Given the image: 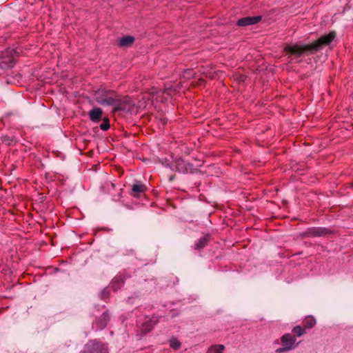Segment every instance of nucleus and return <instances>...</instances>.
<instances>
[{"instance_id": "19", "label": "nucleus", "mask_w": 353, "mask_h": 353, "mask_svg": "<svg viewBox=\"0 0 353 353\" xmlns=\"http://www.w3.org/2000/svg\"><path fill=\"white\" fill-rule=\"evenodd\" d=\"M103 318L104 321L100 322V325L99 326H100L101 328L105 327L106 324H107V321H106L107 315H106V314H103Z\"/></svg>"}, {"instance_id": "10", "label": "nucleus", "mask_w": 353, "mask_h": 353, "mask_svg": "<svg viewBox=\"0 0 353 353\" xmlns=\"http://www.w3.org/2000/svg\"><path fill=\"white\" fill-rule=\"evenodd\" d=\"M134 38L132 36H125L119 39V45L121 47H128L132 44Z\"/></svg>"}, {"instance_id": "6", "label": "nucleus", "mask_w": 353, "mask_h": 353, "mask_svg": "<svg viewBox=\"0 0 353 353\" xmlns=\"http://www.w3.org/2000/svg\"><path fill=\"white\" fill-rule=\"evenodd\" d=\"M130 194L134 197H139L141 194L144 193L147 189L145 185L139 181H135L131 185Z\"/></svg>"}, {"instance_id": "2", "label": "nucleus", "mask_w": 353, "mask_h": 353, "mask_svg": "<svg viewBox=\"0 0 353 353\" xmlns=\"http://www.w3.org/2000/svg\"><path fill=\"white\" fill-rule=\"evenodd\" d=\"M117 94L111 90H98L95 92L94 100L100 105L103 106L114 107Z\"/></svg>"}, {"instance_id": "5", "label": "nucleus", "mask_w": 353, "mask_h": 353, "mask_svg": "<svg viewBox=\"0 0 353 353\" xmlns=\"http://www.w3.org/2000/svg\"><path fill=\"white\" fill-rule=\"evenodd\" d=\"M330 230L325 228L314 227L310 228L301 234L303 237H317L323 236L330 234Z\"/></svg>"}, {"instance_id": "21", "label": "nucleus", "mask_w": 353, "mask_h": 353, "mask_svg": "<svg viewBox=\"0 0 353 353\" xmlns=\"http://www.w3.org/2000/svg\"><path fill=\"white\" fill-rule=\"evenodd\" d=\"M181 163H182V161H179V162L177 163V170H178L179 171H181V168H180V166H181Z\"/></svg>"}, {"instance_id": "20", "label": "nucleus", "mask_w": 353, "mask_h": 353, "mask_svg": "<svg viewBox=\"0 0 353 353\" xmlns=\"http://www.w3.org/2000/svg\"><path fill=\"white\" fill-rule=\"evenodd\" d=\"M3 141L6 142L8 145H10L12 140H11L9 137L6 136L4 137Z\"/></svg>"}, {"instance_id": "16", "label": "nucleus", "mask_w": 353, "mask_h": 353, "mask_svg": "<svg viewBox=\"0 0 353 353\" xmlns=\"http://www.w3.org/2000/svg\"><path fill=\"white\" fill-rule=\"evenodd\" d=\"M181 342L176 339H171L170 341V346L174 350H177L181 347Z\"/></svg>"}, {"instance_id": "15", "label": "nucleus", "mask_w": 353, "mask_h": 353, "mask_svg": "<svg viewBox=\"0 0 353 353\" xmlns=\"http://www.w3.org/2000/svg\"><path fill=\"white\" fill-rule=\"evenodd\" d=\"M292 332L297 336H301L305 333V331L304 327L297 325L293 327Z\"/></svg>"}, {"instance_id": "1", "label": "nucleus", "mask_w": 353, "mask_h": 353, "mask_svg": "<svg viewBox=\"0 0 353 353\" xmlns=\"http://www.w3.org/2000/svg\"><path fill=\"white\" fill-rule=\"evenodd\" d=\"M336 33L332 31L329 34L321 37L317 40L312 43L302 45L296 43L294 45H286L284 48L285 52L287 54L294 55L296 57H300L303 54H313L320 50L323 47L328 46L335 38Z\"/></svg>"}, {"instance_id": "18", "label": "nucleus", "mask_w": 353, "mask_h": 353, "mask_svg": "<svg viewBox=\"0 0 353 353\" xmlns=\"http://www.w3.org/2000/svg\"><path fill=\"white\" fill-rule=\"evenodd\" d=\"M152 329V325L150 323H145L142 328H141V332H143V333H147L148 332H150L151 330Z\"/></svg>"}, {"instance_id": "3", "label": "nucleus", "mask_w": 353, "mask_h": 353, "mask_svg": "<svg viewBox=\"0 0 353 353\" xmlns=\"http://www.w3.org/2000/svg\"><path fill=\"white\" fill-rule=\"evenodd\" d=\"M296 339L295 336L291 334H285L281 337V342L283 345L282 347L276 350V353H283L294 350L299 343L295 345Z\"/></svg>"}, {"instance_id": "23", "label": "nucleus", "mask_w": 353, "mask_h": 353, "mask_svg": "<svg viewBox=\"0 0 353 353\" xmlns=\"http://www.w3.org/2000/svg\"><path fill=\"white\" fill-rule=\"evenodd\" d=\"M191 72H192V70H189V71L188 72V75H190V73H191Z\"/></svg>"}, {"instance_id": "9", "label": "nucleus", "mask_w": 353, "mask_h": 353, "mask_svg": "<svg viewBox=\"0 0 353 353\" xmlns=\"http://www.w3.org/2000/svg\"><path fill=\"white\" fill-rule=\"evenodd\" d=\"M82 353H87L85 352H83ZM88 353H108L107 350L105 347L99 343H95L93 342L92 343V350L88 352Z\"/></svg>"}, {"instance_id": "13", "label": "nucleus", "mask_w": 353, "mask_h": 353, "mask_svg": "<svg viewBox=\"0 0 353 353\" xmlns=\"http://www.w3.org/2000/svg\"><path fill=\"white\" fill-rule=\"evenodd\" d=\"M224 350L223 345H212L208 348L207 353H223Z\"/></svg>"}, {"instance_id": "12", "label": "nucleus", "mask_w": 353, "mask_h": 353, "mask_svg": "<svg viewBox=\"0 0 353 353\" xmlns=\"http://www.w3.org/2000/svg\"><path fill=\"white\" fill-rule=\"evenodd\" d=\"M209 241V236L206 235L201 239H199V241L196 243L194 248L196 250H201L206 246Z\"/></svg>"}, {"instance_id": "22", "label": "nucleus", "mask_w": 353, "mask_h": 353, "mask_svg": "<svg viewBox=\"0 0 353 353\" xmlns=\"http://www.w3.org/2000/svg\"><path fill=\"white\" fill-rule=\"evenodd\" d=\"M106 296H108V293L104 290L103 292V298L105 299Z\"/></svg>"}, {"instance_id": "8", "label": "nucleus", "mask_w": 353, "mask_h": 353, "mask_svg": "<svg viewBox=\"0 0 353 353\" xmlns=\"http://www.w3.org/2000/svg\"><path fill=\"white\" fill-rule=\"evenodd\" d=\"M103 114L102 110L99 108H94L89 112L90 119L94 122L99 121Z\"/></svg>"}, {"instance_id": "17", "label": "nucleus", "mask_w": 353, "mask_h": 353, "mask_svg": "<svg viewBox=\"0 0 353 353\" xmlns=\"http://www.w3.org/2000/svg\"><path fill=\"white\" fill-rule=\"evenodd\" d=\"M100 128L103 131H106L110 128L109 119L108 118L103 119V123L100 125Z\"/></svg>"}, {"instance_id": "4", "label": "nucleus", "mask_w": 353, "mask_h": 353, "mask_svg": "<svg viewBox=\"0 0 353 353\" xmlns=\"http://www.w3.org/2000/svg\"><path fill=\"white\" fill-rule=\"evenodd\" d=\"M134 103L131 101L130 97H124L119 98L117 96L113 111L123 110L125 112H131L134 110Z\"/></svg>"}, {"instance_id": "7", "label": "nucleus", "mask_w": 353, "mask_h": 353, "mask_svg": "<svg viewBox=\"0 0 353 353\" xmlns=\"http://www.w3.org/2000/svg\"><path fill=\"white\" fill-rule=\"evenodd\" d=\"M261 16L245 17L238 20L237 25L239 26L245 27L250 25L256 24L261 21Z\"/></svg>"}, {"instance_id": "14", "label": "nucleus", "mask_w": 353, "mask_h": 353, "mask_svg": "<svg viewBox=\"0 0 353 353\" xmlns=\"http://www.w3.org/2000/svg\"><path fill=\"white\" fill-rule=\"evenodd\" d=\"M123 281L121 278L116 277L113 279L112 282V288L114 291H117L121 285L123 284Z\"/></svg>"}, {"instance_id": "11", "label": "nucleus", "mask_w": 353, "mask_h": 353, "mask_svg": "<svg viewBox=\"0 0 353 353\" xmlns=\"http://www.w3.org/2000/svg\"><path fill=\"white\" fill-rule=\"evenodd\" d=\"M316 321L312 316H307L303 321V326L305 329H310L313 327Z\"/></svg>"}]
</instances>
